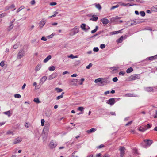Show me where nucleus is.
Returning a JSON list of instances; mask_svg holds the SVG:
<instances>
[{"label":"nucleus","instance_id":"obj_16","mask_svg":"<svg viewBox=\"0 0 157 157\" xmlns=\"http://www.w3.org/2000/svg\"><path fill=\"white\" fill-rule=\"evenodd\" d=\"M145 90L147 92H151L153 91L154 89L153 87H148L145 88Z\"/></svg>","mask_w":157,"mask_h":157},{"label":"nucleus","instance_id":"obj_49","mask_svg":"<svg viewBox=\"0 0 157 157\" xmlns=\"http://www.w3.org/2000/svg\"><path fill=\"white\" fill-rule=\"evenodd\" d=\"M117 17H114L111 19V21H114L116 20L117 19Z\"/></svg>","mask_w":157,"mask_h":157},{"label":"nucleus","instance_id":"obj_53","mask_svg":"<svg viewBox=\"0 0 157 157\" xmlns=\"http://www.w3.org/2000/svg\"><path fill=\"white\" fill-rule=\"evenodd\" d=\"M133 121H131L129 122H128V123H127L126 124H125V126H128V125H131V124H132V123Z\"/></svg>","mask_w":157,"mask_h":157},{"label":"nucleus","instance_id":"obj_2","mask_svg":"<svg viewBox=\"0 0 157 157\" xmlns=\"http://www.w3.org/2000/svg\"><path fill=\"white\" fill-rule=\"evenodd\" d=\"M79 31V27L76 26L71 30L70 34L71 36H73L78 33Z\"/></svg>","mask_w":157,"mask_h":157},{"label":"nucleus","instance_id":"obj_33","mask_svg":"<svg viewBox=\"0 0 157 157\" xmlns=\"http://www.w3.org/2000/svg\"><path fill=\"white\" fill-rule=\"evenodd\" d=\"M98 28V26H96V27H95V28L94 30H92L91 31V33H94L95 32H96L97 31V30Z\"/></svg>","mask_w":157,"mask_h":157},{"label":"nucleus","instance_id":"obj_47","mask_svg":"<svg viewBox=\"0 0 157 157\" xmlns=\"http://www.w3.org/2000/svg\"><path fill=\"white\" fill-rule=\"evenodd\" d=\"M140 14L142 16H144L145 15V13L144 11H141L140 12Z\"/></svg>","mask_w":157,"mask_h":157},{"label":"nucleus","instance_id":"obj_52","mask_svg":"<svg viewBox=\"0 0 157 157\" xmlns=\"http://www.w3.org/2000/svg\"><path fill=\"white\" fill-rule=\"evenodd\" d=\"M98 50L99 49L98 47H95L93 49V51L95 52H97Z\"/></svg>","mask_w":157,"mask_h":157},{"label":"nucleus","instance_id":"obj_50","mask_svg":"<svg viewBox=\"0 0 157 157\" xmlns=\"http://www.w3.org/2000/svg\"><path fill=\"white\" fill-rule=\"evenodd\" d=\"M125 74V72L122 71L120 72L119 73V74L120 75L123 76Z\"/></svg>","mask_w":157,"mask_h":157},{"label":"nucleus","instance_id":"obj_44","mask_svg":"<svg viewBox=\"0 0 157 157\" xmlns=\"http://www.w3.org/2000/svg\"><path fill=\"white\" fill-rule=\"evenodd\" d=\"M119 3L121 4V5L122 6H127L128 4H129V3H127L126 4L124 3H122L121 2H118Z\"/></svg>","mask_w":157,"mask_h":157},{"label":"nucleus","instance_id":"obj_59","mask_svg":"<svg viewBox=\"0 0 157 157\" xmlns=\"http://www.w3.org/2000/svg\"><path fill=\"white\" fill-rule=\"evenodd\" d=\"M7 134H13V132L12 131H8L6 133Z\"/></svg>","mask_w":157,"mask_h":157},{"label":"nucleus","instance_id":"obj_27","mask_svg":"<svg viewBox=\"0 0 157 157\" xmlns=\"http://www.w3.org/2000/svg\"><path fill=\"white\" fill-rule=\"evenodd\" d=\"M55 90L56 91L57 93L61 92L63 91V90L62 89L59 88H55Z\"/></svg>","mask_w":157,"mask_h":157},{"label":"nucleus","instance_id":"obj_24","mask_svg":"<svg viewBox=\"0 0 157 157\" xmlns=\"http://www.w3.org/2000/svg\"><path fill=\"white\" fill-rule=\"evenodd\" d=\"M68 57L69 58H71V59H74L75 58H77L78 57V56L76 55L74 56L72 54H71L70 56H68Z\"/></svg>","mask_w":157,"mask_h":157},{"label":"nucleus","instance_id":"obj_38","mask_svg":"<svg viewBox=\"0 0 157 157\" xmlns=\"http://www.w3.org/2000/svg\"><path fill=\"white\" fill-rule=\"evenodd\" d=\"M157 58V55L154 56H153L150 57L149 58V59L150 60H153L154 59H155Z\"/></svg>","mask_w":157,"mask_h":157},{"label":"nucleus","instance_id":"obj_39","mask_svg":"<svg viewBox=\"0 0 157 157\" xmlns=\"http://www.w3.org/2000/svg\"><path fill=\"white\" fill-rule=\"evenodd\" d=\"M4 113L5 114L7 115L9 117L10 116V111H8Z\"/></svg>","mask_w":157,"mask_h":157},{"label":"nucleus","instance_id":"obj_61","mask_svg":"<svg viewBox=\"0 0 157 157\" xmlns=\"http://www.w3.org/2000/svg\"><path fill=\"white\" fill-rule=\"evenodd\" d=\"M90 29V28L87 25H86V27L85 29V31H86Z\"/></svg>","mask_w":157,"mask_h":157},{"label":"nucleus","instance_id":"obj_56","mask_svg":"<svg viewBox=\"0 0 157 157\" xmlns=\"http://www.w3.org/2000/svg\"><path fill=\"white\" fill-rule=\"evenodd\" d=\"M4 61H2L0 63V65L2 67H3L4 66Z\"/></svg>","mask_w":157,"mask_h":157},{"label":"nucleus","instance_id":"obj_40","mask_svg":"<svg viewBox=\"0 0 157 157\" xmlns=\"http://www.w3.org/2000/svg\"><path fill=\"white\" fill-rule=\"evenodd\" d=\"M119 7V5H117L116 6H113L111 7L110 9L111 10H112L113 9H114L117 8Z\"/></svg>","mask_w":157,"mask_h":157},{"label":"nucleus","instance_id":"obj_21","mask_svg":"<svg viewBox=\"0 0 157 157\" xmlns=\"http://www.w3.org/2000/svg\"><path fill=\"white\" fill-rule=\"evenodd\" d=\"M10 26L7 28V30L8 31H11L13 28V25L9 24Z\"/></svg>","mask_w":157,"mask_h":157},{"label":"nucleus","instance_id":"obj_20","mask_svg":"<svg viewBox=\"0 0 157 157\" xmlns=\"http://www.w3.org/2000/svg\"><path fill=\"white\" fill-rule=\"evenodd\" d=\"M96 130V128H92L89 130H87V132L88 133H90L95 132Z\"/></svg>","mask_w":157,"mask_h":157},{"label":"nucleus","instance_id":"obj_64","mask_svg":"<svg viewBox=\"0 0 157 157\" xmlns=\"http://www.w3.org/2000/svg\"><path fill=\"white\" fill-rule=\"evenodd\" d=\"M102 157H109V155L107 153H105Z\"/></svg>","mask_w":157,"mask_h":157},{"label":"nucleus","instance_id":"obj_29","mask_svg":"<svg viewBox=\"0 0 157 157\" xmlns=\"http://www.w3.org/2000/svg\"><path fill=\"white\" fill-rule=\"evenodd\" d=\"M86 27V25L85 24H82L81 26V29L84 30L85 31V28Z\"/></svg>","mask_w":157,"mask_h":157},{"label":"nucleus","instance_id":"obj_15","mask_svg":"<svg viewBox=\"0 0 157 157\" xmlns=\"http://www.w3.org/2000/svg\"><path fill=\"white\" fill-rule=\"evenodd\" d=\"M46 22V20L44 19H43L41 21L40 23V27H42L45 25Z\"/></svg>","mask_w":157,"mask_h":157},{"label":"nucleus","instance_id":"obj_37","mask_svg":"<svg viewBox=\"0 0 157 157\" xmlns=\"http://www.w3.org/2000/svg\"><path fill=\"white\" fill-rule=\"evenodd\" d=\"M24 8V6H21L17 10V12L18 13L20 12L21 10Z\"/></svg>","mask_w":157,"mask_h":157},{"label":"nucleus","instance_id":"obj_46","mask_svg":"<svg viewBox=\"0 0 157 157\" xmlns=\"http://www.w3.org/2000/svg\"><path fill=\"white\" fill-rule=\"evenodd\" d=\"M45 123V120L44 119H41V125L42 126H43L44 125Z\"/></svg>","mask_w":157,"mask_h":157},{"label":"nucleus","instance_id":"obj_8","mask_svg":"<svg viewBox=\"0 0 157 157\" xmlns=\"http://www.w3.org/2000/svg\"><path fill=\"white\" fill-rule=\"evenodd\" d=\"M125 148L123 147H120L119 150L120 151V156L123 157L125 154Z\"/></svg>","mask_w":157,"mask_h":157},{"label":"nucleus","instance_id":"obj_22","mask_svg":"<svg viewBox=\"0 0 157 157\" xmlns=\"http://www.w3.org/2000/svg\"><path fill=\"white\" fill-rule=\"evenodd\" d=\"M133 70V68L132 67H130L128 68L126 70V72L127 73H129L132 72Z\"/></svg>","mask_w":157,"mask_h":157},{"label":"nucleus","instance_id":"obj_45","mask_svg":"<svg viewBox=\"0 0 157 157\" xmlns=\"http://www.w3.org/2000/svg\"><path fill=\"white\" fill-rule=\"evenodd\" d=\"M14 96L16 98H21V95L18 94H15L14 95Z\"/></svg>","mask_w":157,"mask_h":157},{"label":"nucleus","instance_id":"obj_6","mask_svg":"<svg viewBox=\"0 0 157 157\" xmlns=\"http://www.w3.org/2000/svg\"><path fill=\"white\" fill-rule=\"evenodd\" d=\"M116 99L114 98H111L109 99L106 103L108 104H109L111 106L113 105L115 103L116 101H115Z\"/></svg>","mask_w":157,"mask_h":157},{"label":"nucleus","instance_id":"obj_30","mask_svg":"<svg viewBox=\"0 0 157 157\" xmlns=\"http://www.w3.org/2000/svg\"><path fill=\"white\" fill-rule=\"evenodd\" d=\"M33 101L36 103H39V99L38 98H35L33 100Z\"/></svg>","mask_w":157,"mask_h":157},{"label":"nucleus","instance_id":"obj_55","mask_svg":"<svg viewBox=\"0 0 157 157\" xmlns=\"http://www.w3.org/2000/svg\"><path fill=\"white\" fill-rule=\"evenodd\" d=\"M105 45L104 44H102L100 45V48L101 49H103L105 47Z\"/></svg>","mask_w":157,"mask_h":157},{"label":"nucleus","instance_id":"obj_25","mask_svg":"<svg viewBox=\"0 0 157 157\" xmlns=\"http://www.w3.org/2000/svg\"><path fill=\"white\" fill-rule=\"evenodd\" d=\"M20 43L17 42L16 44H14L13 46V48L14 49H16L20 45Z\"/></svg>","mask_w":157,"mask_h":157},{"label":"nucleus","instance_id":"obj_18","mask_svg":"<svg viewBox=\"0 0 157 157\" xmlns=\"http://www.w3.org/2000/svg\"><path fill=\"white\" fill-rule=\"evenodd\" d=\"M92 17H94L95 16V17H93L90 19V20L93 21H96L98 19V17H97L95 15H93L92 16Z\"/></svg>","mask_w":157,"mask_h":157},{"label":"nucleus","instance_id":"obj_1","mask_svg":"<svg viewBox=\"0 0 157 157\" xmlns=\"http://www.w3.org/2000/svg\"><path fill=\"white\" fill-rule=\"evenodd\" d=\"M49 129V125L46 124L43 130L41 135L44 141L46 140L47 137Z\"/></svg>","mask_w":157,"mask_h":157},{"label":"nucleus","instance_id":"obj_3","mask_svg":"<svg viewBox=\"0 0 157 157\" xmlns=\"http://www.w3.org/2000/svg\"><path fill=\"white\" fill-rule=\"evenodd\" d=\"M140 78L139 74H134L130 76L128 79L129 81H131L139 79Z\"/></svg>","mask_w":157,"mask_h":157},{"label":"nucleus","instance_id":"obj_12","mask_svg":"<svg viewBox=\"0 0 157 157\" xmlns=\"http://www.w3.org/2000/svg\"><path fill=\"white\" fill-rule=\"evenodd\" d=\"M101 21L105 25H106L109 23V20L106 18H103L101 20Z\"/></svg>","mask_w":157,"mask_h":157},{"label":"nucleus","instance_id":"obj_42","mask_svg":"<svg viewBox=\"0 0 157 157\" xmlns=\"http://www.w3.org/2000/svg\"><path fill=\"white\" fill-rule=\"evenodd\" d=\"M121 30H119L118 31H114L111 32V34L112 35H114L115 34H117L120 33V32Z\"/></svg>","mask_w":157,"mask_h":157},{"label":"nucleus","instance_id":"obj_28","mask_svg":"<svg viewBox=\"0 0 157 157\" xmlns=\"http://www.w3.org/2000/svg\"><path fill=\"white\" fill-rule=\"evenodd\" d=\"M102 81V78H97L95 80L94 82L95 83H98L99 82H101Z\"/></svg>","mask_w":157,"mask_h":157},{"label":"nucleus","instance_id":"obj_60","mask_svg":"<svg viewBox=\"0 0 157 157\" xmlns=\"http://www.w3.org/2000/svg\"><path fill=\"white\" fill-rule=\"evenodd\" d=\"M35 3V1L34 0H32L30 2V3L31 5H34Z\"/></svg>","mask_w":157,"mask_h":157},{"label":"nucleus","instance_id":"obj_43","mask_svg":"<svg viewBox=\"0 0 157 157\" xmlns=\"http://www.w3.org/2000/svg\"><path fill=\"white\" fill-rule=\"evenodd\" d=\"M55 67L54 66H51L49 68V71H54L55 70Z\"/></svg>","mask_w":157,"mask_h":157},{"label":"nucleus","instance_id":"obj_10","mask_svg":"<svg viewBox=\"0 0 157 157\" xmlns=\"http://www.w3.org/2000/svg\"><path fill=\"white\" fill-rule=\"evenodd\" d=\"M71 82L72 83V85L74 86H77L78 85L77 83L78 80L76 79H71L70 80Z\"/></svg>","mask_w":157,"mask_h":157},{"label":"nucleus","instance_id":"obj_14","mask_svg":"<svg viewBox=\"0 0 157 157\" xmlns=\"http://www.w3.org/2000/svg\"><path fill=\"white\" fill-rule=\"evenodd\" d=\"M119 68L118 67H113L111 68V69H113L111 72L112 73H116L117 71Z\"/></svg>","mask_w":157,"mask_h":157},{"label":"nucleus","instance_id":"obj_41","mask_svg":"<svg viewBox=\"0 0 157 157\" xmlns=\"http://www.w3.org/2000/svg\"><path fill=\"white\" fill-rule=\"evenodd\" d=\"M84 108L82 106L78 108V110L81 111H83L84 110Z\"/></svg>","mask_w":157,"mask_h":157},{"label":"nucleus","instance_id":"obj_26","mask_svg":"<svg viewBox=\"0 0 157 157\" xmlns=\"http://www.w3.org/2000/svg\"><path fill=\"white\" fill-rule=\"evenodd\" d=\"M64 92H62L60 95L59 96L56 98V99L57 100H58L59 99L62 98L63 97V94H64Z\"/></svg>","mask_w":157,"mask_h":157},{"label":"nucleus","instance_id":"obj_9","mask_svg":"<svg viewBox=\"0 0 157 157\" xmlns=\"http://www.w3.org/2000/svg\"><path fill=\"white\" fill-rule=\"evenodd\" d=\"M22 140V138L20 137H18L15 139L13 142V144H15L21 142Z\"/></svg>","mask_w":157,"mask_h":157},{"label":"nucleus","instance_id":"obj_17","mask_svg":"<svg viewBox=\"0 0 157 157\" xmlns=\"http://www.w3.org/2000/svg\"><path fill=\"white\" fill-rule=\"evenodd\" d=\"M52 56L51 55H48L44 60V62L46 63L51 58Z\"/></svg>","mask_w":157,"mask_h":157},{"label":"nucleus","instance_id":"obj_58","mask_svg":"<svg viewBox=\"0 0 157 157\" xmlns=\"http://www.w3.org/2000/svg\"><path fill=\"white\" fill-rule=\"evenodd\" d=\"M50 4L51 6H54L56 5L57 4V3L55 2H52L50 3Z\"/></svg>","mask_w":157,"mask_h":157},{"label":"nucleus","instance_id":"obj_31","mask_svg":"<svg viewBox=\"0 0 157 157\" xmlns=\"http://www.w3.org/2000/svg\"><path fill=\"white\" fill-rule=\"evenodd\" d=\"M152 10L154 11L157 12V5H155L152 8Z\"/></svg>","mask_w":157,"mask_h":157},{"label":"nucleus","instance_id":"obj_63","mask_svg":"<svg viewBox=\"0 0 157 157\" xmlns=\"http://www.w3.org/2000/svg\"><path fill=\"white\" fill-rule=\"evenodd\" d=\"M39 70V67L38 65H37L35 68V71H38Z\"/></svg>","mask_w":157,"mask_h":157},{"label":"nucleus","instance_id":"obj_35","mask_svg":"<svg viewBox=\"0 0 157 157\" xmlns=\"http://www.w3.org/2000/svg\"><path fill=\"white\" fill-rule=\"evenodd\" d=\"M102 82H104L105 83H109V81H108L106 79H103L102 78V81H101Z\"/></svg>","mask_w":157,"mask_h":157},{"label":"nucleus","instance_id":"obj_62","mask_svg":"<svg viewBox=\"0 0 157 157\" xmlns=\"http://www.w3.org/2000/svg\"><path fill=\"white\" fill-rule=\"evenodd\" d=\"M147 127L146 128V129L150 128L151 127V125H150L149 124H147Z\"/></svg>","mask_w":157,"mask_h":157},{"label":"nucleus","instance_id":"obj_7","mask_svg":"<svg viewBox=\"0 0 157 157\" xmlns=\"http://www.w3.org/2000/svg\"><path fill=\"white\" fill-rule=\"evenodd\" d=\"M57 145V144L56 142H55L53 140H52L50 143L49 146L51 149L55 148Z\"/></svg>","mask_w":157,"mask_h":157},{"label":"nucleus","instance_id":"obj_5","mask_svg":"<svg viewBox=\"0 0 157 157\" xmlns=\"http://www.w3.org/2000/svg\"><path fill=\"white\" fill-rule=\"evenodd\" d=\"M25 52L23 49L20 50L18 53L17 59H21L24 56Z\"/></svg>","mask_w":157,"mask_h":157},{"label":"nucleus","instance_id":"obj_54","mask_svg":"<svg viewBox=\"0 0 157 157\" xmlns=\"http://www.w3.org/2000/svg\"><path fill=\"white\" fill-rule=\"evenodd\" d=\"M112 80L114 82H116L118 81V78L117 77H115L113 78Z\"/></svg>","mask_w":157,"mask_h":157},{"label":"nucleus","instance_id":"obj_19","mask_svg":"<svg viewBox=\"0 0 157 157\" xmlns=\"http://www.w3.org/2000/svg\"><path fill=\"white\" fill-rule=\"evenodd\" d=\"M47 77L46 76H44L41 79L40 81L41 82H40V83H41L42 84L44 83L45 81L47 79Z\"/></svg>","mask_w":157,"mask_h":157},{"label":"nucleus","instance_id":"obj_57","mask_svg":"<svg viewBox=\"0 0 157 157\" xmlns=\"http://www.w3.org/2000/svg\"><path fill=\"white\" fill-rule=\"evenodd\" d=\"M104 146L103 144H101L97 148L98 149H100L102 147H104Z\"/></svg>","mask_w":157,"mask_h":157},{"label":"nucleus","instance_id":"obj_51","mask_svg":"<svg viewBox=\"0 0 157 157\" xmlns=\"http://www.w3.org/2000/svg\"><path fill=\"white\" fill-rule=\"evenodd\" d=\"M85 80V79L84 78H82L81 80H80V81L81 82L79 83V84L80 85H82V84L83 83H82V82L84 81Z\"/></svg>","mask_w":157,"mask_h":157},{"label":"nucleus","instance_id":"obj_32","mask_svg":"<svg viewBox=\"0 0 157 157\" xmlns=\"http://www.w3.org/2000/svg\"><path fill=\"white\" fill-rule=\"evenodd\" d=\"M95 7H96V8L98 9L99 10H100L101 8V5L99 4H95Z\"/></svg>","mask_w":157,"mask_h":157},{"label":"nucleus","instance_id":"obj_11","mask_svg":"<svg viewBox=\"0 0 157 157\" xmlns=\"http://www.w3.org/2000/svg\"><path fill=\"white\" fill-rule=\"evenodd\" d=\"M57 75V73H54L52 75H51L50 76H49L48 79L49 80H51L53 78H55L56 77Z\"/></svg>","mask_w":157,"mask_h":157},{"label":"nucleus","instance_id":"obj_48","mask_svg":"<svg viewBox=\"0 0 157 157\" xmlns=\"http://www.w3.org/2000/svg\"><path fill=\"white\" fill-rule=\"evenodd\" d=\"M92 66V64L91 63H90L88 65L86 66V68L87 69H89Z\"/></svg>","mask_w":157,"mask_h":157},{"label":"nucleus","instance_id":"obj_23","mask_svg":"<svg viewBox=\"0 0 157 157\" xmlns=\"http://www.w3.org/2000/svg\"><path fill=\"white\" fill-rule=\"evenodd\" d=\"M123 40V36H121V37L118 39V40H117V42L118 43H121L122 42Z\"/></svg>","mask_w":157,"mask_h":157},{"label":"nucleus","instance_id":"obj_4","mask_svg":"<svg viewBox=\"0 0 157 157\" xmlns=\"http://www.w3.org/2000/svg\"><path fill=\"white\" fill-rule=\"evenodd\" d=\"M144 142L146 144V146H143L144 147H149L152 143L153 141L149 139H145L144 140Z\"/></svg>","mask_w":157,"mask_h":157},{"label":"nucleus","instance_id":"obj_36","mask_svg":"<svg viewBox=\"0 0 157 157\" xmlns=\"http://www.w3.org/2000/svg\"><path fill=\"white\" fill-rule=\"evenodd\" d=\"M146 130V129L144 128L142 126L140 127L139 129V130L141 132H144Z\"/></svg>","mask_w":157,"mask_h":157},{"label":"nucleus","instance_id":"obj_13","mask_svg":"<svg viewBox=\"0 0 157 157\" xmlns=\"http://www.w3.org/2000/svg\"><path fill=\"white\" fill-rule=\"evenodd\" d=\"M125 96L126 97H137L138 96L137 95L135 94H131L129 93L126 94L125 95Z\"/></svg>","mask_w":157,"mask_h":157},{"label":"nucleus","instance_id":"obj_34","mask_svg":"<svg viewBox=\"0 0 157 157\" xmlns=\"http://www.w3.org/2000/svg\"><path fill=\"white\" fill-rule=\"evenodd\" d=\"M7 14L5 13H4L1 14H0V18H2L5 16H6Z\"/></svg>","mask_w":157,"mask_h":157}]
</instances>
